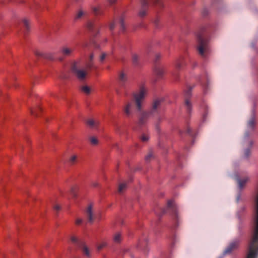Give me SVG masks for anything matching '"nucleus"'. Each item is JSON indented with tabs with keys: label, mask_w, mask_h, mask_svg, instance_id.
I'll return each instance as SVG.
<instances>
[{
	"label": "nucleus",
	"mask_w": 258,
	"mask_h": 258,
	"mask_svg": "<svg viewBox=\"0 0 258 258\" xmlns=\"http://www.w3.org/2000/svg\"><path fill=\"white\" fill-rule=\"evenodd\" d=\"M71 240L72 241V242L74 243H75L77 244V245L79 247L80 246V244H79V243L80 242H84L83 241H79L77 238V237L74 236H71Z\"/></svg>",
	"instance_id": "18"
},
{
	"label": "nucleus",
	"mask_w": 258,
	"mask_h": 258,
	"mask_svg": "<svg viewBox=\"0 0 258 258\" xmlns=\"http://www.w3.org/2000/svg\"><path fill=\"white\" fill-rule=\"evenodd\" d=\"M99 10V8H93V11L95 13V14H97V12Z\"/></svg>",
	"instance_id": "36"
},
{
	"label": "nucleus",
	"mask_w": 258,
	"mask_h": 258,
	"mask_svg": "<svg viewBox=\"0 0 258 258\" xmlns=\"http://www.w3.org/2000/svg\"><path fill=\"white\" fill-rule=\"evenodd\" d=\"M81 90L87 95L91 93V88L87 86H83L81 87Z\"/></svg>",
	"instance_id": "16"
},
{
	"label": "nucleus",
	"mask_w": 258,
	"mask_h": 258,
	"mask_svg": "<svg viewBox=\"0 0 258 258\" xmlns=\"http://www.w3.org/2000/svg\"><path fill=\"white\" fill-rule=\"evenodd\" d=\"M41 111L42 109L40 106L32 108L30 110L31 114L34 117L39 116Z\"/></svg>",
	"instance_id": "12"
},
{
	"label": "nucleus",
	"mask_w": 258,
	"mask_h": 258,
	"mask_svg": "<svg viewBox=\"0 0 258 258\" xmlns=\"http://www.w3.org/2000/svg\"><path fill=\"white\" fill-rule=\"evenodd\" d=\"M92 185L94 187H97L98 186V183L97 182H93L92 183Z\"/></svg>",
	"instance_id": "34"
},
{
	"label": "nucleus",
	"mask_w": 258,
	"mask_h": 258,
	"mask_svg": "<svg viewBox=\"0 0 258 258\" xmlns=\"http://www.w3.org/2000/svg\"><path fill=\"white\" fill-rule=\"evenodd\" d=\"M77 159V156L75 155H74L70 157V160H69L70 163L71 164H74L76 162Z\"/></svg>",
	"instance_id": "21"
},
{
	"label": "nucleus",
	"mask_w": 258,
	"mask_h": 258,
	"mask_svg": "<svg viewBox=\"0 0 258 258\" xmlns=\"http://www.w3.org/2000/svg\"><path fill=\"white\" fill-rule=\"evenodd\" d=\"M152 158H153V154L152 151H150L145 157V160L146 162H149Z\"/></svg>",
	"instance_id": "20"
},
{
	"label": "nucleus",
	"mask_w": 258,
	"mask_h": 258,
	"mask_svg": "<svg viewBox=\"0 0 258 258\" xmlns=\"http://www.w3.org/2000/svg\"><path fill=\"white\" fill-rule=\"evenodd\" d=\"M147 94V89L144 87H140L139 92L134 93L133 96L137 109L141 111L142 107V102Z\"/></svg>",
	"instance_id": "1"
},
{
	"label": "nucleus",
	"mask_w": 258,
	"mask_h": 258,
	"mask_svg": "<svg viewBox=\"0 0 258 258\" xmlns=\"http://www.w3.org/2000/svg\"><path fill=\"white\" fill-rule=\"evenodd\" d=\"M53 209L55 210L56 212H58L60 209L61 207L58 205H55L53 206Z\"/></svg>",
	"instance_id": "27"
},
{
	"label": "nucleus",
	"mask_w": 258,
	"mask_h": 258,
	"mask_svg": "<svg viewBox=\"0 0 258 258\" xmlns=\"http://www.w3.org/2000/svg\"><path fill=\"white\" fill-rule=\"evenodd\" d=\"M83 14H84L83 12L82 11H80L78 13L77 17V18H79L81 17V16L83 15Z\"/></svg>",
	"instance_id": "30"
},
{
	"label": "nucleus",
	"mask_w": 258,
	"mask_h": 258,
	"mask_svg": "<svg viewBox=\"0 0 258 258\" xmlns=\"http://www.w3.org/2000/svg\"><path fill=\"white\" fill-rule=\"evenodd\" d=\"M160 104V102L158 100H156L153 104L152 109L153 110L156 109Z\"/></svg>",
	"instance_id": "23"
},
{
	"label": "nucleus",
	"mask_w": 258,
	"mask_h": 258,
	"mask_svg": "<svg viewBox=\"0 0 258 258\" xmlns=\"http://www.w3.org/2000/svg\"><path fill=\"white\" fill-rule=\"evenodd\" d=\"M150 114V112L148 111L142 112L140 116L138 123L140 125L144 124L146 122Z\"/></svg>",
	"instance_id": "10"
},
{
	"label": "nucleus",
	"mask_w": 258,
	"mask_h": 258,
	"mask_svg": "<svg viewBox=\"0 0 258 258\" xmlns=\"http://www.w3.org/2000/svg\"><path fill=\"white\" fill-rule=\"evenodd\" d=\"M86 215L87 218L88 222L90 223H92L94 219L93 212L92 210V206L90 205L87 208L86 211Z\"/></svg>",
	"instance_id": "8"
},
{
	"label": "nucleus",
	"mask_w": 258,
	"mask_h": 258,
	"mask_svg": "<svg viewBox=\"0 0 258 258\" xmlns=\"http://www.w3.org/2000/svg\"><path fill=\"white\" fill-rule=\"evenodd\" d=\"M114 241L116 242H119L121 240V236L119 233H116L113 238Z\"/></svg>",
	"instance_id": "22"
},
{
	"label": "nucleus",
	"mask_w": 258,
	"mask_h": 258,
	"mask_svg": "<svg viewBox=\"0 0 258 258\" xmlns=\"http://www.w3.org/2000/svg\"><path fill=\"white\" fill-rule=\"evenodd\" d=\"M249 153H250V151L249 150H246L245 151V155L246 157H247L249 155Z\"/></svg>",
	"instance_id": "35"
},
{
	"label": "nucleus",
	"mask_w": 258,
	"mask_h": 258,
	"mask_svg": "<svg viewBox=\"0 0 258 258\" xmlns=\"http://www.w3.org/2000/svg\"><path fill=\"white\" fill-rule=\"evenodd\" d=\"M239 241L235 240L231 242L224 251V254L230 253L232 251L237 248L239 245Z\"/></svg>",
	"instance_id": "6"
},
{
	"label": "nucleus",
	"mask_w": 258,
	"mask_h": 258,
	"mask_svg": "<svg viewBox=\"0 0 258 258\" xmlns=\"http://www.w3.org/2000/svg\"><path fill=\"white\" fill-rule=\"evenodd\" d=\"M72 70L74 75L80 80L85 79L87 74L86 70L79 68V64L78 62H75L73 64Z\"/></svg>",
	"instance_id": "2"
},
{
	"label": "nucleus",
	"mask_w": 258,
	"mask_h": 258,
	"mask_svg": "<svg viewBox=\"0 0 258 258\" xmlns=\"http://www.w3.org/2000/svg\"><path fill=\"white\" fill-rule=\"evenodd\" d=\"M134 108V102L133 101H127L125 103L123 107L122 111L124 114L127 117L130 116Z\"/></svg>",
	"instance_id": "3"
},
{
	"label": "nucleus",
	"mask_w": 258,
	"mask_h": 258,
	"mask_svg": "<svg viewBox=\"0 0 258 258\" xmlns=\"http://www.w3.org/2000/svg\"><path fill=\"white\" fill-rule=\"evenodd\" d=\"M167 208L170 210L175 218H177V207L172 201H169L167 203Z\"/></svg>",
	"instance_id": "7"
},
{
	"label": "nucleus",
	"mask_w": 258,
	"mask_h": 258,
	"mask_svg": "<svg viewBox=\"0 0 258 258\" xmlns=\"http://www.w3.org/2000/svg\"><path fill=\"white\" fill-rule=\"evenodd\" d=\"M106 57V54L105 53H102L100 56V60L103 61Z\"/></svg>",
	"instance_id": "31"
},
{
	"label": "nucleus",
	"mask_w": 258,
	"mask_h": 258,
	"mask_svg": "<svg viewBox=\"0 0 258 258\" xmlns=\"http://www.w3.org/2000/svg\"><path fill=\"white\" fill-rule=\"evenodd\" d=\"M165 212V210H162V214H163Z\"/></svg>",
	"instance_id": "41"
},
{
	"label": "nucleus",
	"mask_w": 258,
	"mask_h": 258,
	"mask_svg": "<svg viewBox=\"0 0 258 258\" xmlns=\"http://www.w3.org/2000/svg\"><path fill=\"white\" fill-rule=\"evenodd\" d=\"M137 58V55H135L133 56V59H134V60H136V59Z\"/></svg>",
	"instance_id": "37"
},
{
	"label": "nucleus",
	"mask_w": 258,
	"mask_h": 258,
	"mask_svg": "<svg viewBox=\"0 0 258 258\" xmlns=\"http://www.w3.org/2000/svg\"><path fill=\"white\" fill-rule=\"evenodd\" d=\"M71 194L72 195V196L74 198L76 197L77 195L75 191V188L72 187L71 190Z\"/></svg>",
	"instance_id": "26"
},
{
	"label": "nucleus",
	"mask_w": 258,
	"mask_h": 258,
	"mask_svg": "<svg viewBox=\"0 0 258 258\" xmlns=\"http://www.w3.org/2000/svg\"><path fill=\"white\" fill-rule=\"evenodd\" d=\"M256 123V115H255V112H253L251 118L248 121L247 123H248V125L249 127H253L255 125Z\"/></svg>",
	"instance_id": "14"
},
{
	"label": "nucleus",
	"mask_w": 258,
	"mask_h": 258,
	"mask_svg": "<svg viewBox=\"0 0 258 258\" xmlns=\"http://www.w3.org/2000/svg\"><path fill=\"white\" fill-rule=\"evenodd\" d=\"M119 78L121 80H124L125 78V75L123 73H120L119 75Z\"/></svg>",
	"instance_id": "28"
},
{
	"label": "nucleus",
	"mask_w": 258,
	"mask_h": 258,
	"mask_svg": "<svg viewBox=\"0 0 258 258\" xmlns=\"http://www.w3.org/2000/svg\"><path fill=\"white\" fill-rule=\"evenodd\" d=\"M127 184L126 182L121 183L118 186V191L121 194L126 188Z\"/></svg>",
	"instance_id": "15"
},
{
	"label": "nucleus",
	"mask_w": 258,
	"mask_h": 258,
	"mask_svg": "<svg viewBox=\"0 0 258 258\" xmlns=\"http://www.w3.org/2000/svg\"><path fill=\"white\" fill-rule=\"evenodd\" d=\"M198 41L199 43V45L198 47L199 52L201 55L204 56L205 52L207 50V42L201 37H199Z\"/></svg>",
	"instance_id": "4"
},
{
	"label": "nucleus",
	"mask_w": 258,
	"mask_h": 258,
	"mask_svg": "<svg viewBox=\"0 0 258 258\" xmlns=\"http://www.w3.org/2000/svg\"><path fill=\"white\" fill-rule=\"evenodd\" d=\"M82 221L83 220L82 219L78 218L76 221V224L77 225H80L82 223Z\"/></svg>",
	"instance_id": "29"
},
{
	"label": "nucleus",
	"mask_w": 258,
	"mask_h": 258,
	"mask_svg": "<svg viewBox=\"0 0 258 258\" xmlns=\"http://www.w3.org/2000/svg\"><path fill=\"white\" fill-rule=\"evenodd\" d=\"M89 141L92 145H96L98 144V141L96 137L92 136L89 138Z\"/></svg>",
	"instance_id": "17"
},
{
	"label": "nucleus",
	"mask_w": 258,
	"mask_h": 258,
	"mask_svg": "<svg viewBox=\"0 0 258 258\" xmlns=\"http://www.w3.org/2000/svg\"><path fill=\"white\" fill-rule=\"evenodd\" d=\"M74 50V49L73 47L64 46L61 49L60 52L62 55L68 56L73 53Z\"/></svg>",
	"instance_id": "9"
},
{
	"label": "nucleus",
	"mask_w": 258,
	"mask_h": 258,
	"mask_svg": "<svg viewBox=\"0 0 258 258\" xmlns=\"http://www.w3.org/2000/svg\"><path fill=\"white\" fill-rule=\"evenodd\" d=\"M194 130H186V134L189 135V136H192V131Z\"/></svg>",
	"instance_id": "33"
},
{
	"label": "nucleus",
	"mask_w": 258,
	"mask_h": 258,
	"mask_svg": "<svg viewBox=\"0 0 258 258\" xmlns=\"http://www.w3.org/2000/svg\"><path fill=\"white\" fill-rule=\"evenodd\" d=\"M22 23L24 24V26L28 28L29 25V21L28 20L26 19H24L22 20Z\"/></svg>",
	"instance_id": "25"
},
{
	"label": "nucleus",
	"mask_w": 258,
	"mask_h": 258,
	"mask_svg": "<svg viewBox=\"0 0 258 258\" xmlns=\"http://www.w3.org/2000/svg\"><path fill=\"white\" fill-rule=\"evenodd\" d=\"M116 0H108V1L110 3H113L114 2H115Z\"/></svg>",
	"instance_id": "38"
},
{
	"label": "nucleus",
	"mask_w": 258,
	"mask_h": 258,
	"mask_svg": "<svg viewBox=\"0 0 258 258\" xmlns=\"http://www.w3.org/2000/svg\"><path fill=\"white\" fill-rule=\"evenodd\" d=\"M248 180L249 177L247 176L244 177L242 179H240L238 177H237L236 180L238 182L239 188L240 189L242 188Z\"/></svg>",
	"instance_id": "13"
},
{
	"label": "nucleus",
	"mask_w": 258,
	"mask_h": 258,
	"mask_svg": "<svg viewBox=\"0 0 258 258\" xmlns=\"http://www.w3.org/2000/svg\"><path fill=\"white\" fill-rule=\"evenodd\" d=\"M93 58V56L92 55H90V60H92Z\"/></svg>",
	"instance_id": "39"
},
{
	"label": "nucleus",
	"mask_w": 258,
	"mask_h": 258,
	"mask_svg": "<svg viewBox=\"0 0 258 258\" xmlns=\"http://www.w3.org/2000/svg\"><path fill=\"white\" fill-rule=\"evenodd\" d=\"M80 246L79 247L82 251L84 255L88 258L91 257V253L89 249L85 245L84 242H80Z\"/></svg>",
	"instance_id": "11"
},
{
	"label": "nucleus",
	"mask_w": 258,
	"mask_h": 258,
	"mask_svg": "<svg viewBox=\"0 0 258 258\" xmlns=\"http://www.w3.org/2000/svg\"><path fill=\"white\" fill-rule=\"evenodd\" d=\"M140 139L142 142H145L149 140V137L147 134H143L141 136Z\"/></svg>",
	"instance_id": "19"
},
{
	"label": "nucleus",
	"mask_w": 258,
	"mask_h": 258,
	"mask_svg": "<svg viewBox=\"0 0 258 258\" xmlns=\"http://www.w3.org/2000/svg\"><path fill=\"white\" fill-rule=\"evenodd\" d=\"M106 245V243L104 241L102 242L101 243L97 245V249L98 250H101Z\"/></svg>",
	"instance_id": "24"
},
{
	"label": "nucleus",
	"mask_w": 258,
	"mask_h": 258,
	"mask_svg": "<svg viewBox=\"0 0 258 258\" xmlns=\"http://www.w3.org/2000/svg\"><path fill=\"white\" fill-rule=\"evenodd\" d=\"M85 124L88 127L91 128H99L101 127L100 121L96 118H89L87 119L85 121Z\"/></svg>",
	"instance_id": "5"
},
{
	"label": "nucleus",
	"mask_w": 258,
	"mask_h": 258,
	"mask_svg": "<svg viewBox=\"0 0 258 258\" xmlns=\"http://www.w3.org/2000/svg\"><path fill=\"white\" fill-rule=\"evenodd\" d=\"M119 26L121 27L122 30H124V24H123V21L121 20L120 22H119Z\"/></svg>",
	"instance_id": "32"
},
{
	"label": "nucleus",
	"mask_w": 258,
	"mask_h": 258,
	"mask_svg": "<svg viewBox=\"0 0 258 258\" xmlns=\"http://www.w3.org/2000/svg\"><path fill=\"white\" fill-rule=\"evenodd\" d=\"M186 103L187 106H189V102L188 101H186Z\"/></svg>",
	"instance_id": "40"
}]
</instances>
